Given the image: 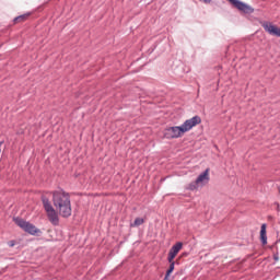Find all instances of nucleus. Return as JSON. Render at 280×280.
I'll list each match as a JSON object with an SVG mask.
<instances>
[{"instance_id":"1","label":"nucleus","mask_w":280,"mask_h":280,"mask_svg":"<svg viewBox=\"0 0 280 280\" xmlns=\"http://www.w3.org/2000/svg\"><path fill=\"white\" fill-rule=\"evenodd\" d=\"M52 203L61 218H71V196L63 189L52 191Z\"/></svg>"},{"instance_id":"2","label":"nucleus","mask_w":280,"mask_h":280,"mask_svg":"<svg viewBox=\"0 0 280 280\" xmlns=\"http://www.w3.org/2000/svg\"><path fill=\"white\" fill-rule=\"evenodd\" d=\"M42 202L49 222H51L54 226H58L60 224V219L58 218V212L54 209V206H51V201H49L47 197H42Z\"/></svg>"},{"instance_id":"3","label":"nucleus","mask_w":280,"mask_h":280,"mask_svg":"<svg viewBox=\"0 0 280 280\" xmlns=\"http://www.w3.org/2000/svg\"><path fill=\"white\" fill-rule=\"evenodd\" d=\"M15 224L20 226V229H23L25 233H28L30 235H38L40 234V229L36 228V225L21 219V218H15L13 219Z\"/></svg>"},{"instance_id":"4","label":"nucleus","mask_w":280,"mask_h":280,"mask_svg":"<svg viewBox=\"0 0 280 280\" xmlns=\"http://www.w3.org/2000/svg\"><path fill=\"white\" fill-rule=\"evenodd\" d=\"M185 135L182 126L166 127L163 131L164 139H180Z\"/></svg>"},{"instance_id":"5","label":"nucleus","mask_w":280,"mask_h":280,"mask_svg":"<svg viewBox=\"0 0 280 280\" xmlns=\"http://www.w3.org/2000/svg\"><path fill=\"white\" fill-rule=\"evenodd\" d=\"M228 1L229 3H231L233 8L238 10V12H242V14H253V12H255V9L253 7L240 0H228Z\"/></svg>"},{"instance_id":"6","label":"nucleus","mask_w":280,"mask_h":280,"mask_svg":"<svg viewBox=\"0 0 280 280\" xmlns=\"http://www.w3.org/2000/svg\"><path fill=\"white\" fill-rule=\"evenodd\" d=\"M202 124V118H200V116H194L190 119H187L186 121H184V124L182 125V130L185 132H189V130H191V128H195V126H198Z\"/></svg>"},{"instance_id":"7","label":"nucleus","mask_w":280,"mask_h":280,"mask_svg":"<svg viewBox=\"0 0 280 280\" xmlns=\"http://www.w3.org/2000/svg\"><path fill=\"white\" fill-rule=\"evenodd\" d=\"M262 27L265 30V32H268L270 34V36H277L278 38H280V27L270 23V22H265L262 24Z\"/></svg>"},{"instance_id":"8","label":"nucleus","mask_w":280,"mask_h":280,"mask_svg":"<svg viewBox=\"0 0 280 280\" xmlns=\"http://www.w3.org/2000/svg\"><path fill=\"white\" fill-rule=\"evenodd\" d=\"M182 249L183 244L180 242H177L175 245H173L168 252L167 261H174V259H176V255H178V253H180Z\"/></svg>"},{"instance_id":"9","label":"nucleus","mask_w":280,"mask_h":280,"mask_svg":"<svg viewBox=\"0 0 280 280\" xmlns=\"http://www.w3.org/2000/svg\"><path fill=\"white\" fill-rule=\"evenodd\" d=\"M209 172H210V168H206L205 172H202L197 178V183L199 185V187H205V185H207L210 180V177H209Z\"/></svg>"},{"instance_id":"10","label":"nucleus","mask_w":280,"mask_h":280,"mask_svg":"<svg viewBox=\"0 0 280 280\" xmlns=\"http://www.w3.org/2000/svg\"><path fill=\"white\" fill-rule=\"evenodd\" d=\"M260 242L262 246H266V244H268V236L266 235V223H264L260 228Z\"/></svg>"},{"instance_id":"11","label":"nucleus","mask_w":280,"mask_h":280,"mask_svg":"<svg viewBox=\"0 0 280 280\" xmlns=\"http://www.w3.org/2000/svg\"><path fill=\"white\" fill-rule=\"evenodd\" d=\"M168 264H170V267L166 270V273H165V277L163 280H170V275H172L174 272V267L176 266V261H174V260L168 261Z\"/></svg>"},{"instance_id":"12","label":"nucleus","mask_w":280,"mask_h":280,"mask_svg":"<svg viewBox=\"0 0 280 280\" xmlns=\"http://www.w3.org/2000/svg\"><path fill=\"white\" fill-rule=\"evenodd\" d=\"M27 19H30V13H25V14H22L20 16H16L13 20V23H24V21H27Z\"/></svg>"},{"instance_id":"13","label":"nucleus","mask_w":280,"mask_h":280,"mask_svg":"<svg viewBox=\"0 0 280 280\" xmlns=\"http://www.w3.org/2000/svg\"><path fill=\"white\" fill-rule=\"evenodd\" d=\"M198 187H200V184H198L197 180H195V182H191L190 184H188L186 189H188L189 191H196V189H198Z\"/></svg>"},{"instance_id":"14","label":"nucleus","mask_w":280,"mask_h":280,"mask_svg":"<svg viewBox=\"0 0 280 280\" xmlns=\"http://www.w3.org/2000/svg\"><path fill=\"white\" fill-rule=\"evenodd\" d=\"M141 224H145V219L136 218L133 223L130 224V226H141Z\"/></svg>"},{"instance_id":"15","label":"nucleus","mask_w":280,"mask_h":280,"mask_svg":"<svg viewBox=\"0 0 280 280\" xmlns=\"http://www.w3.org/2000/svg\"><path fill=\"white\" fill-rule=\"evenodd\" d=\"M16 244V242H14V241H10L9 242V246L12 248V247H14V245Z\"/></svg>"},{"instance_id":"16","label":"nucleus","mask_w":280,"mask_h":280,"mask_svg":"<svg viewBox=\"0 0 280 280\" xmlns=\"http://www.w3.org/2000/svg\"><path fill=\"white\" fill-rule=\"evenodd\" d=\"M199 1H201V3L209 4V3H211L212 0H199Z\"/></svg>"},{"instance_id":"17","label":"nucleus","mask_w":280,"mask_h":280,"mask_svg":"<svg viewBox=\"0 0 280 280\" xmlns=\"http://www.w3.org/2000/svg\"><path fill=\"white\" fill-rule=\"evenodd\" d=\"M182 257H187V253L182 254Z\"/></svg>"},{"instance_id":"18","label":"nucleus","mask_w":280,"mask_h":280,"mask_svg":"<svg viewBox=\"0 0 280 280\" xmlns=\"http://www.w3.org/2000/svg\"><path fill=\"white\" fill-rule=\"evenodd\" d=\"M275 260L278 261V260H279V257L275 256Z\"/></svg>"},{"instance_id":"19","label":"nucleus","mask_w":280,"mask_h":280,"mask_svg":"<svg viewBox=\"0 0 280 280\" xmlns=\"http://www.w3.org/2000/svg\"><path fill=\"white\" fill-rule=\"evenodd\" d=\"M278 205V211H279V203H277Z\"/></svg>"}]
</instances>
